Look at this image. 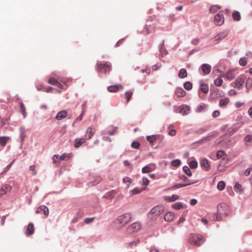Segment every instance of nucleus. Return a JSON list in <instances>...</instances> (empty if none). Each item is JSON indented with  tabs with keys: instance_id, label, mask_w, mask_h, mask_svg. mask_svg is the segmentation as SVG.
<instances>
[{
	"instance_id": "nucleus-1",
	"label": "nucleus",
	"mask_w": 252,
	"mask_h": 252,
	"mask_svg": "<svg viewBox=\"0 0 252 252\" xmlns=\"http://www.w3.org/2000/svg\"><path fill=\"white\" fill-rule=\"evenodd\" d=\"M205 239L203 236L198 234H191L188 239V242L190 244L194 245L197 247L202 245Z\"/></svg>"
},
{
	"instance_id": "nucleus-2",
	"label": "nucleus",
	"mask_w": 252,
	"mask_h": 252,
	"mask_svg": "<svg viewBox=\"0 0 252 252\" xmlns=\"http://www.w3.org/2000/svg\"><path fill=\"white\" fill-rule=\"evenodd\" d=\"M131 219V215L129 213H125L120 216L117 220V223L120 226H123L126 224Z\"/></svg>"
},
{
	"instance_id": "nucleus-3",
	"label": "nucleus",
	"mask_w": 252,
	"mask_h": 252,
	"mask_svg": "<svg viewBox=\"0 0 252 252\" xmlns=\"http://www.w3.org/2000/svg\"><path fill=\"white\" fill-rule=\"evenodd\" d=\"M164 210L163 206H156L151 209L150 214L152 216L153 218H156L163 213Z\"/></svg>"
},
{
	"instance_id": "nucleus-4",
	"label": "nucleus",
	"mask_w": 252,
	"mask_h": 252,
	"mask_svg": "<svg viewBox=\"0 0 252 252\" xmlns=\"http://www.w3.org/2000/svg\"><path fill=\"white\" fill-rule=\"evenodd\" d=\"M111 69V64L107 63H98L96 66L97 71H103L105 74L108 73Z\"/></svg>"
},
{
	"instance_id": "nucleus-5",
	"label": "nucleus",
	"mask_w": 252,
	"mask_h": 252,
	"mask_svg": "<svg viewBox=\"0 0 252 252\" xmlns=\"http://www.w3.org/2000/svg\"><path fill=\"white\" fill-rule=\"evenodd\" d=\"M217 212L222 216H227L229 212V208L226 204L224 203H220L218 205Z\"/></svg>"
},
{
	"instance_id": "nucleus-6",
	"label": "nucleus",
	"mask_w": 252,
	"mask_h": 252,
	"mask_svg": "<svg viewBox=\"0 0 252 252\" xmlns=\"http://www.w3.org/2000/svg\"><path fill=\"white\" fill-rule=\"evenodd\" d=\"M141 227V225L139 222H134L128 226L127 230L129 233H133L138 231Z\"/></svg>"
},
{
	"instance_id": "nucleus-7",
	"label": "nucleus",
	"mask_w": 252,
	"mask_h": 252,
	"mask_svg": "<svg viewBox=\"0 0 252 252\" xmlns=\"http://www.w3.org/2000/svg\"><path fill=\"white\" fill-rule=\"evenodd\" d=\"M215 23L219 26L221 25L224 22L223 12L220 11L214 18Z\"/></svg>"
},
{
	"instance_id": "nucleus-8",
	"label": "nucleus",
	"mask_w": 252,
	"mask_h": 252,
	"mask_svg": "<svg viewBox=\"0 0 252 252\" xmlns=\"http://www.w3.org/2000/svg\"><path fill=\"white\" fill-rule=\"evenodd\" d=\"M227 35V33L221 32L219 33L217 35L214 37L212 40H211V42L212 44H216L218 41L224 39Z\"/></svg>"
},
{
	"instance_id": "nucleus-9",
	"label": "nucleus",
	"mask_w": 252,
	"mask_h": 252,
	"mask_svg": "<svg viewBox=\"0 0 252 252\" xmlns=\"http://www.w3.org/2000/svg\"><path fill=\"white\" fill-rule=\"evenodd\" d=\"M36 213L37 214L43 213L45 217H46L49 215V210L46 206L41 205L37 209Z\"/></svg>"
},
{
	"instance_id": "nucleus-10",
	"label": "nucleus",
	"mask_w": 252,
	"mask_h": 252,
	"mask_svg": "<svg viewBox=\"0 0 252 252\" xmlns=\"http://www.w3.org/2000/svg\"><path fill=\"white\" fill-rule=\"evenodd\" d=\"M124 89V86L121 84H118L116 85H112L109 86L107 88L108 91L111 93H115L118 90H123Z\"/></svg>"
},
{
	"instance_id": "nucleus-11",
	"label": "nucleus",
	"mask_w": 252,
	"mask_h": 252,
	"mask_svg": "<svg viewBox=\"0 0 252 252\" xmlns=\"http://www.w3.org/2000/svg\"><path fill=\"white\" fill-rule=\"evenodd\" d=\"M11 187L8 185H4L0 189V197L5 194L11 190Z\"/></svg>"
},
{
	"instance_id": "nucleus-12",
	"label": "nucleus",
	"mask_w": 252,
	"mask_h": 252,
	"mask_svg": "<svg viewBox=\"0 0 252 252\" xmlns=\"http://www.w3.org/2000/svg\"><path fill=\"white\" fill-rule=\"evenodd\" d=\"M117 193L116 190H112L110 191L106 192L103 196V197L107 199L112 200L113 199Z\"/></svg>"
},
{
	"instance_id": "nucleus-13",
	"label": "nucleus",
	"mask_w": 252,
	"mask_h": 252,
	"mask_svg": "<svg viewBox=\"0 0 252 252\" xmlns=\"http://www.w3.org/2000/svg\"><path fill=\"white\" fill-rule=\"evenodd\" d=\"M201 70L203 72L204 74H208L211 70V66L210 64L207 63H204L201 66Z\"/></svg>"
},
{
	"instance_id": "nucleus-14",
	"label": "nucleus",
	"mask_w": 252,
	"mask_h": 252,
	"mask_svg": "<svg viewBox=\"0 0 252 252\" xmlns=\"http://www.w3.org/2000/svg\"><path fill=\"white\" fill-rule=\"evenodd\" d=\"M228 80H232L235 78V75L232 71H229L225 74L220 75Z\"/></svg>"
},
{
	"instance_id": "nucleus-15",
	"label": "nucleus",
	"mask_w": 252,
	"mask_h": 252,
	"mask_svg": "<svg viewBox=\"0 0 252 252\" xmlns=\"http://www.w3.org/2000/svg\"><path fill=\"white\" fill-rule=\"evenodd\" d=\"M175 93L176 96L178 97H183L186 94V91L182 88H176Z\"/></svg>"
},
{
	"instance_id": "nucleus-16",
	"label": "nucleus",
	"mask_w": 252,
	"mask_h": 252,
	"mask_svg": "<svg viewBox=\"0 0 252 252\" xmlns=\"http://www.w3.org/2000/svg\"><path fill=\"white\" fill-rule=\"evenodd\" d=\"M190 111V108L187 105H182L180 107V113L183 115H187Z\"/></svg>"
},
{
	"instance_id": "nucleus-17",
	"label": "nucleus",
	"mask_w": 252,
	"mask_h": 252,
	"mask_svg": "<svg viewBox=\"0 0 252 252\" xmlns=\"http://www.w3.org/2000/svg\"><path fill=\"white\" fill-rule=\"evenodd\" d=\"M67 115V112L65 110H62L58 113L56 116V119L57 120H61L65 118Z\"/></svg>"
},
{
	"instance_id": "nucleus-18",
	"label": "nucleus",
	"mask_w": 252,
	"mask_h": 252,
	"mask_svg": "<svg viewBox=\"0 0 252 252\" xmlns=\"http://www.w3.org/2000/svg\"><path fill=\"white\" fill-rule=\"evenodd\" d=\"M156 167L154 165L145 166L142 169L143 173H149L155 170Z\"/></svg>"
},
{
	"instance_id": "nucleus-19",
	"label": "nucleus",
	"mask_w": 252,
	"mask_h": 252,
	"mask_svg": "<svg viewBox=\"0 0 252 252\" xmlns=\"http://www.w3.org/2000/svg\"><path fill=\"white\" fill-rule=\"evenodd\" d=\"M244 80L242 78H238L235 81V87L240 90L242 89Z\"/></svg>"
},
{
	"instance_id": "nucleus-20",
	"label": "nucleus",
	"mask_w": 252,
	"mask_h": 252,
	"mask_svg": "<svg viewBox=\"0 0 252 252\" xmlns=\"http://www.w3.org/2000/svg\"><path fill=\"white\" fill-rule=\"evenodd\" d=\"M48 83L57 86L59 88H61L63 85L58 81L54 78H50L48 81Z\"/></svg>"
},
{
	"instance_id": "nucleus-21",
	"label": "nucleus",
	"mask_w": 252,
	"mask_h": 252,
	"mask_svg": "<svg viewBox=\"0 0 252 252\" xmlns=\"http://www.w3.org/2000/svg\"><path fill=\"white\" fill-rule=\"evenodd\" d=\"M34 225L32 223H30L27 227L26 231V234L27 236L32 235L34 233Z\"/></svg>"
},
{
	"instance_id": "nucleus-22",
	"label": "nucleus",
	"mask_w": 252,
	"mask_h": 252,
	"mask_svg": "<svg viewBox=\"0 0 252 252\" xmlns=\"http://www.w3.org/2000/svg\"><path fill=\"white\" fill-rule=\"evenodd\" d=\"M200 164L202 167L205 169L206 170H208L210 167L209 161L206 159H203L201 161Z\"/></svg>"
},
{
	"instance_id": "nucleus-23",
	"label": "nucleus",
	"mask_w": 252,
	"mask_h": 252,
	"mask_svg": "<svg viewBox=\"0 0 252 252\" xmlns=\"http://www.w3.org/2000/svg\"><path fill=\"white\" fill-rule=\"evenodd\" d=\"M179 198V196L178 195L173 194L171 196H166L164 197L165 200L169 202L174 201Z\"/></svg>"
},
{
	"instance_id": "nucleus-24",
	"label": "nucleus",
	"mask_w": 252,
	"mask_h": 252,
	"mask_svg": "<svg viewBox=\"0 0 252 252\" xmlns=\"http://www.w3.org/2000/svg\"><path fill=\"white\" fill-rule=\"evenodd\" d=\"M229 102V99L227 97L221 99L219 101V106L223 107L226 106Z\"/></svg>"
},
{
	"instance_id": "nucleus-25",
	"label": "nucleus",
	"mask_w": 252,
	"mask_h": 252,
	"mask_svg": "<svg viewBox=\"0 0 252 252\" xmlns=\"http://www.w3.org/2000/svg\"><path fill=\"white\" fill-rule=\"evenodd\" d=\"M84 142H85V139L84 138H77L75 139L74 147L76 148L80 147Z\"/></svg>"
},
{
	"instance_id": "nucleus-26",
	"label": "nucleus",
	"mask_w": 252,
	"mask_h": 252,
	"mask_svg": "<svg viewBox=\"0 0 252 252\" xmlns=\"http://www.w3.org/2000/svg\"><path fill=\"white\" fill-rule=\"evenodd\" d=\"M94 133V130L91 127H89L87 130L86 137L89 139L92 138Z\"/></svg>"
},
{
	"instance_id": "nucleus-27",
	"label": "nucleus",
	"mask_w": 252,
	"mask_h": 252,
	"mask_svg": "<svg viewBox=\"0 0 252 252\" xmlns=\"http://www.w3.org/2000/svg\"><path fill=\"white\" fill-rule=\"evenodd\" d=\"M187 71L185 68H182L180 70L178 76L180 78H184L187 76Z\"/></svg>"
},
{
	"instance_id": "nucleus-28",
	"label": "nucleus",
	"mask_w": 252,
	"mask_h": 252,
	"mask_svg": "<svg viewBox=\"0 0 252 252\" xmlns=\"http://www.w3.org/2000/svg\"><path fill=\"white\" fill-rule=\"evenodd\" d=\"M209 87L208 85L203 83L202 82L200 83V90L203 93L207 94L209 92Z\"/></svg>"
},
{
	"instance_id": "nucleus-29",
	"label": "nucleus",
	"mask_w": 252,
	"mask_h": 252,
	"mask_svg": "<svg viewBox=\"0 0 252 252\" xmlns=\"http://www.w3.org/2000/svg\"><path fill=\"white\" fill-rule=\"evenodd\" d=\"M174 215L171 212L167 213L164 216V219L166 221H170L173 220Z\"/></svg>"
},
{
	"instance_id": "nucleus-30",
	"label": "nucleus",
	"mask_w": 252,
	"mask_h": 252,
	"mask_svg": "<svg viewBox=\"0 0 252 252\" xmlns=\"http://www.w3.org/2000/svg\"><path fill=\"white\" fill-rule=\"evenodd\" d=\"M132 95H133V92L130 90L127 91L125 92V95L126 99V103H127L129 101Z\"/></svg>"
},
{
	"instance_id": "nucleus-31",
	"label": "nucleus",
	"mask_w": 252,
	"mask_h": 252,
	"mask_svg": "<svg viewBox=\"0 0 252 252\" xmlns=\"http://www.w3.org/2000/svg\"><path fill=\"white\" fill-rule=\"evenodd\" d=\"M9 139V137L7 136L0 137V144L2 146H4L6 144Z\"/></svg>"
},
{
	"instance_id": "nucleus-32",
	"label": "nucleus",
	"mask_w": 252,
	"mask_h": 252,
	"mask_svg": "<svg viewBox=\"0 0 252 252\" xmlns=\"http://www.w3.org/2000/svg\"><path fill=\"white\" fill-rule=\"evenodd\" d=\"M142 191V189L135 188L133 189L130 190L129 193L130 196H133V195L140 193Z\"/></svg>"
},
{
	"instance_id": "nucleus-33",
	"label": "nucleus",
	"mask_w": 252,
	"mask_h": 252,
	"mask_svg": "<svg viewBox=\"0 0 252 252\" xmlns=\"http://www.w3.org/2000/svg\"><path fill=\"white\" fill-rule=\"evenodd\" d=\"M232 17L234 20L239 21L241 19V15L238 11H235L232 14Z\"/></svg>"
},
{
	"instance_id": "nucleus-34",
	"label": "nucleus",
	"mask_w": 252,
	"mask_h": 252,
	"mask_svg": "<svg viewBox=\"0 0 252 252\" xmlns=\"http://www.w3.org/2000/svg\"><path fill=\"white\" fill-rule=\"evenodd\" d=\"M225 187V184L224 182L221 181H220L217 185V189L220 190H222L224 189Z\"/></svg>"
},
{
	"instance_id": "nucleus-35",
	"label": "nucleus",
	"mask_w": 252,
	"mask_h": 252,
	"mask_svg": "<svg viewBox=\"0 0 252 252\" xmlns=\"http://www.w3.org/2000/svg\"><path fill=\"white\" fill-rule=\"evenodd\" d=\"M246 87L248 90L252 88V78H249L247 79L246 83Z\"/></svg>"
},
{
	"instance_id": "nucleus-36",
	"label": "nucleus",
	"mask_w": 252,
	"mask_h": 252,
	"mask_svg": "<svg viewBox=\"0 0 252 252\" xmlns=\"http://www.w3.org/2000/svg\"><path fill=\"white\" fill-rule=\"evenodd\" d=\"M222 217L223 216L217 212L216 214H214L213 220L216 221H220L222 220Z\"/></svg>"
},
{
	"instance_id": "nucleus-37",
	"label": "nucleus",
	"mask_w": 252,
	"mask_h": 252,
	"mask_svg": "<svg viewBox=\"0 0 252 252\" xmlns=\"http://www.w3.org/2000/svg\"><path fill=\"white\" fill-rule=\"evenodd\" d=\"M19 105L20 106V110L21 112L22 113V115H23L24 118H26V108L25 107V106L22 102H20Z\"/></svg>"
},
{
	"instance_id": "nucleus-38",
	"label": "nucleus",
	"mask_w": 252,
	"mask_h": 252,
	"mask_svg": "<svg viewBox=\"0 0 252 252\" xmlns=\"http://www.w3.org/2000/svg\"><path fill=\"white\" fill-rule=\"evenodd\" d=\"M157 139L156 136V135H151V136H148L147 137V141L150 143H153Z\"/></svg>"
},
{
	"instance_id": "nucleus-39",
	"label": "nucleus",
	"mask_w": 252,
	"mask_h": 252,
	"mask_svg": "<svg viewBox=\"0 0 252 252\" xmlns=\"http://www.w3.org/2000/svg\"><path fill=\"white\" fill-rule=\"evenodd\" d=\"M223 82V80L221 78H218L215 80L214 84L216 86L218 87H220Z\"/></svg>"
},
{
	"instance_id": "nucleus-40",
	"label": "nucleus",
	"mask_w": 252,
	"mask_h": 252,
	"mask_svg": "<svg viewBox=\"0 0 252 252\" xmlns=\"http://www.w3.org/2000/svg\"><path fill=\"white\" fill-rule=\"evenodd\" d=\"M183 171L188 176H191L192 175L191 172L190 170L189 169V168L188 166H184L183 167Z\"/></svg>"
},
{
	"instance_id": "nucleus-41",
	"label": "nucleus",
	"mask_w": 252,
	"mask_h": 252,
	"mask_svg": "<svg viewBox=\"0 0 252 252\" xmlns=\"http://www.w3.org/2000/svg\"><path fill=\"white\" fill-rule=\"evenodd\" d=\"M184 88L187 90H190L192 89V85L190 82H186L184 84Z\"/></svg>"
},
{
	"instance_id": "nucleus-42",
	"label": "nucleus",
	"mask_w": 252,
	"mask_h": 252,
	"mask_svg": "<svg viewBox=\"0 0 252 252\" xmlns=\"http://www.w3.org/2000/svg\"><path fill=\"white\" fill-rule=\"evenodd\" d=\"M198 165L197 162L195 160H191L189 162V166L191 168H196Z\"/></svg>"
},
{
	"instance_id": "nucleus-43",
	"label": "nucleus",
	"mask_w": 252,
	"mask_h": 252,
	"mask_svg": "<svg viewBox=\"0 0 252 252\" xmlns=\"http://www.w3.org/2000/svg\"><path fill=\"white\" fill-rule=\"evenodd\" d=\"M218 158H224L225 153L222 151H219L217 154Z\"/></svg>"
},
{
	"instance_id": "nucleus-44",
	"label": "nucleus",
	"mask_w": 252,
	"mask_h": 252,
	"mask_svg": "<svg viewBox=\"0 0 252 252\" xmlns=\"http://www.w3.org/2000/svg\"><path fill=\"white\" fill-rule=\"evenodd\" d=\"M123 182L125 183H128L126 187L129 188L130 184L132 183V180L130 178L126 177L123 179Z\"/></svg>"
},
{
	"instance_id": "nucleus-45",
	"label": "nucleus",
	"mask_w": 252,
	"mask_h": 252,
	"mask_svg": "<svg viewBox=\"0 0 252 252\" xmlns=\"http://www.w3.org/2000/svg\"><path fill=\"white\" fill-rule=\"evenodd\" d=\"M30 170L32 171L31 174L32 176H34L37 174V172L35 170V166L32 165L30 166Z\"/></svg>"
},
{
	"instance_id": "nucleus-46",
	"label": "nucleus",
	"mask_w": 252,
	"mask_h": 252,
	"mask_svg": "<svg viewBox=\"0 0 252 252\" xmlns=\"http://www.w3.org/2000/svg\"><path fill=\"white\" fill-rule=\"evenodd\" d=\"M220 9V7L218 5H213L210 8L211 12L215 13Z\"/></svg>"
},
{
	"instance_id": "nucleus-47",
	"label": "nucleus",
	"mask_w": 252,
	"mask_h": 252,
	"mask_svg": "<svg viewBox=\"0 0 252 252\" xmlns=\"http://www.w3.org/2000/svg\"><path fill=\"white\" fill-rule=\"evenodd\" d=\"M173 207L176 209L179 210L183 208V204L181 203L178 202L174 204Z\"/></svg>"
},
{
	"instance_id": "nucleus-48",
	"label": "nucleus",
	"mask_w": 252,
	"mask_h": 252,
	"mask_svg": "<svg viewBox=\"0 0 252 252\" xmlns=\"http://www.w3.org/2000/svg\"><path fill=\"white\" fill-rule=\"evenodd\" d=\"M234 189L236 191H241L242 190L241 185L239 183H236L234 186Z\"/></svg>"
},
{
	"instance_id": "nucleus-49",
	"label": "nucleus",
	"mask_w": 252,
	"mask_h": 252,
	"mask_svg": "<svg viewBox=\"0 0 252 252\" xmlns=\"http://www.w3.org/2000/svg\"><path fill=\"white\" fill-rule=\"evenodd\" d=\"M181 161L179 159H176L172 162V165L174 167H178L181 164Z\"/></svg>"
},
{
	"instance_id": "nucleus-50",
	"label": "nucleus",
	"mask_w": 252,
	"mask_h": 252,
	"mask_svg": "<svg viewBox=\"0 0 252 252\" xmlns=\"http://www.w3.org/2000/svg\"><path fill=\"white\" fill-rule=\"evenodd\" d=\"M70 158V156L68 154H63L60 157V159L63 160H67L69 159Z\"/></svg>"
},
{
	"instance_id": "nucleus-51",
	"label": "nucleus",
	"mask_w": 252,
	"mask_h": 252,
	"mask_svg": "<svg viewBox=\"0 0 252 252\" xmlns=\"http://www.w3.org/2000/svg\"><path fill=\"white\" fill-rule=\"evenodd\" d=\"M131 146L134 149H138L140 147V143L138 142H133L131 143Z\"/></svg>"
},
{
	"instance_id": "nucleus-52",
	"label": "nucleus",
	"mask_w": 252,
	"mask_h": 252,
	"mask_svg": "<svg viewBox=\"0 0 252 252\" xmlns=\"http://www.w3.org/2000/svg\"><path fill=\"white\" fill-rule=\"evenodd\" d=\"M239 63L242 66H245L247 64V61L245 58H242L239 60Z\"/></svg>"
},
{
	"instance_id": "nucleus-53",
	"label": "nucleus",
	"mask_w": 252,
	"mask_h": 252,
	"mask_svg": "<svg viewBox=\"0 0 252 252\" xmlns=\"http://www.w3.org/2000/svg\"><path fill=\"white\" fill-rule=\"evenodd\" d=\"M94 218H87L84 220V222L86 224L90 223L94 221Z\"/></svg>"
},
{
	"instance_id": "nucleus-54",
	"label": "nucleus",
	"mask_w": 252,
	"mask_h": 252,
	"mask_svg": "<svg viewBox=\"0 0 252 252\" xmlns=\"http://www.w3.org/2000/svg\"><path fill=\"white\" fill-rule=\"evenodd\" d=\"M244 140L247 142H251L252 141V135H247L244 138Z\"/></svg>"
},
{
	"instance_id": "nucleus-55",
	"label": "nucleus",
	"mask_w": 252,
	"mask_h": 252,
	"mask_svg": "<svg viewBox=\"0 0 252 252\" xmlns=\"http://www.w3.org/2000/svg\"><path fill=\"white\" fill-rule=\"evenodd\" d=\"M101 181V179L100 177L96 178V179L94 182H91L90 184H91V186H94L97 184H98Z\"/></svg>"
},
{
	"instance_id": "nucleus-56",
	"label": "nucleus",
	"mask_w": 252,
	"mask_h": 252,
	"mask_svg": "<svg viewBox=\"0 0 252 252\" xmlns=\"http://www.w3.org/2000/svg\"><path fill=\"white\" fill-rule=\"evenodd\" d=\"M149 180L147 178L143 177L142 179V185L144 186H147L149 184Z\"/></svg>"
},
{
	"instance_id": "nucleus-57",
	"label": "nucleus",
	"mask_w": 252,
	"mask_h": 252,
	"mask_svg": "<svg viewBox=\"0 0 252 252\" xmlns=\"http://www.w3.org/2000/svg\"><path fill=\"white\" fill-rule=\"evenodd\" d=\"M141 72L142 73H146L147 75H150L151 71L150 68H146L145 69H142Z\"/></svg>"
},
{
	"instance_id": "nucleus-58",
	"label": "nucleus",
	"mask_w": 252,
	"mask_h": 252,
	"mask_svg": "<svg viewBox=\"0 0 252 252\" xmlns=\"http://www.w3.org/2000/svg\"><path fill=\"white\" fill-rule=\"evenodd\" d=\"M214 137V135H209L205 138H204L202 140L205 141H208L212 139Z\"/></svg>"
},
{
	"instance_id": "nucleus-59",
	"label": "nucleus",
	"mask_w": 252,
	"mask_h": 252,
	"mask_svg": "<svg viewBox=\"0 0 252 252\" xmlns=\"http://www.w3.org/2000/svg\"><path fill=\"white\" fill-rule=\"evenodd\" d=\"M192 183H193L192 182H189V183H187L186 184H178L177 186H178V188H181V187H185L187 186L190 185L192 184Z\"/></svg>"
},
{
	"instance_id": "nucleus-60",
	"label": "nucleus",
	"mask_w": 252,
	"mask_h": 252,
	"mask_svg": "<svg viewBox=\"0 0 252 252\" xmlns=\"http://www.w3.org/2000/svg\"><path fill=\"white\" fill-rule=\"evenodd\" d=\"M139 243V241L138 240H134V241L131 242L129 243V245L130 246H132L133 245H137Z\"/></svg>"
},
{
	"instance_id": "nucleus-61",
	"label": "nucleus",
	"mask_w": 252,
	"mask_h": 252,
	"mask_svg": "<svg viewBox=\"0 0 252 252\" xmlns=\"http://www.w3.org/2000/svg\"><path fill=\"white\" fill-rule=\"evenodd\" d=\"M36 88L38 90H43V91H45V88L42 85H38L36 86Z\"/></svg>"
},
{
	"instance_id": "nucleus-62",
	"label": "nucleus",
	"mask_w": 252,
	"mask_h": 252,
	"mask_svg": "<svg viewBox=\"0 0 252 252\" xmlns=\"http://www.w3.org/2000/svg\"><path fill=\"white\" fill-rule=\"evenodd\" d=\"M220 115V112L219 111H215L212 114V116L214 118H216Z\"/></svg>"
},
{
	"instance_id": "nucleus-63",
	"label": "nucleus",
	"mask_w": 252,
	"mask_h": 252,
	"mask_svg": "<svg viewBox=\"0 0 252 252\" xmlns=\"http://www.w3.org/2000/svg\"><path fill=\"white\" fill-rule=\"evenodd\" d=\"M176 133V131L174 129H171L169 132V134L171 136L175 135Z\"/></svg>"
},
{
	"instance_id": "nucleus-64",
	"label": "nucleus",
	"mask_w": 252,
	"mask_h": 252,
	"mask_svg": "<svg viewBox=\"0 0 252 252\" xmlns=\"http://www.w3.org/2000/svg\"><path fill=\"white\" fill-rule=\"evenodd\" d=\"M199 42V39H198V38H195V39H193L192 41H191V43L193 44V45H197L198 44Z\"/></svg>"
}]
</instances>
